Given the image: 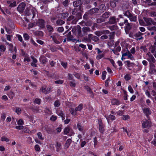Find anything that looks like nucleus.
Listing matches in <instances>:
<instances>
[{
  "instance_id": "obj_2",
  "label": "nucleus",
  "mask_w": 156,
  "mask_h": 156,
  "mask_svg": "<svg viewBox=\"0 0 156 156\" xmlns=\"http://www.w3.org/2000/svg\"><path fill=\"white\" fill-rule=\"evenodd\" d=\"M36 10L35 8H32L31 9H29L28 8H26L25 9V14L27 16H30L32 14L33 17V18L35 16L36 14Z\"/></svg>"
},
{
  "instance_id": "obj_49",
  "label": "nucleus",
  "mask_w": 156,
  "mask_h": 156,
  "mask_svg": "<svg viewBox=\"0 0 156 156\" xmlns=\"http://www.w3.org/2000/svg\"><path fill=\"white\" fill-rule=\"evenodd\" d=\"M94 34H96V35L99 36L101 35L102 34V31H97L95 32Z\"/></svg>"
},
{
  "instance_id": "obj_45",
  "label": "nucleus",
  "mask_w": 156,
  "mask_h": 156,
  "mask_svg": "<svg viewBox=\"0 0 156 156\" xmlns=\"http://www.w3.org/2000/svg\"><path fill=\"white\" fill-rule=\"evenodd\" d=\"M106 73V71H103L102 73L101 77L102 79L103 80L105 79Z\"/></svg>"
},
{
  "instance_id": "obj_16",
  "label": "nucleus",
  "mask_w": 156,
  "mask_h": 156,
  "mask_svg": "<svg viewBox=\"0 0 156 156\" xmlns=\"http://www.w3.org/2000/svg\"><path fill=\"white\" fill-rule=\"evenodd\" d=\"M44 130L47 131L49 134H51L53 133V131L49 126L47 125H45L43 127Z\"/></svg>"
},
{
  "instance_id": "obj_8",
  "label": "nucleus",
  "mask_w": 156,
  "mask_h": 156,
  "mask_svg": "<svg viewBox=\"0 0 156 156\" xmlns=\"http://www.w3.org/2000/svg\"><path fill=\"white\" fill-rule=\"evenodd\" d=\"M152 25L154 26H156V18L154 19V20H152ZM147 28L149 30H153L156 31V26L148 27H147Z\"/></svg>"
},
{
  "instance_id": "obj_6",
  "label": "nucleus",
  "mask_w": 156,
  "mask_h": 156,
  "mask_svg": "<svg viewBox=\"0 0 156 156\" xmlns=\"http://www.w3.org/2000/svg\"><path fill=\"white\" fill-rule=\"evenodd\" d=\"M143 19L145 22V26L150 27L152 24V19L151 18L144 17Z\"/></svg>"
},
{
  "instance_id": "obj_63",
  "label": "nucleus",
  "mask_w": 156,
  "mask_h": 156,
  "mask_svg": "<svg viewBox=\"0 0 156 156\" xmlns=\"http://www.w3.org/2000/svg\"><path fill=\"white\" fill-rule=\"evenodd\" d=\"M34 148L35 150L37 151H39L40 150V148L38 145H36L35 146Z\"/></svg>"
},
{
  "instance_id": "obj_29",
  "label": "nucleus",
  "mask_w": 156,
  "mask_h": 156,
  "mask_svg": "<svg viewBox=\"0 0 156 156\" xmlns=\"http://www.w3.org/2000/svg\"><path fill=\"white\" fill-rule=\"evenodd\" d=\"M61 143H58V142H56V151L57 152L61 150Z\"/></svg>"
},
{
  "instance_id": "obj_35",
  "label": "nucleus",
  "mask_w": 156,
  "mask_h": 156,
  "mask_svg": "<svg viewBox=\"0 0 156 156\" xmlns=\"http://www.w3.org/2000/svg\"><path fill=\"white\" fill-rule=\"evenodd\" d=\"M69 0H65L63 2L62 4L65 7H67L69 5Z\"/></svg>"
},
{
  "instance_id": "obj_56",
  "label": "nucleus",
  "mask_w": 156,
  "mask_h": 156,
  "mask_svg": "<svg viewBox=\"0 0 156 156\" xmlns=\"http://www.w3.org/2000/svg\"><path fill=\"white\" fill-rule=\"evenodd\" d=\"M124 78L126 80L128 81L131 78L129 76V74H127L125 76Z\"/></svg>"
},
{
  "instance_id": "obj_14",
  "label": "nucleus",
  "mask_w": 156,
  "mask_h": 156,
  "mask_svg": "<svg viewBox=\"0 0 156 156\" xmlns=\"http://www.w3.org/2000/svg\"><path fill=\"white\" fill-rule=\"evenodd\" d=\"M98 124L99 125V130L101 133H103L104 131L103 124L102 120L99 119L98 120Z\"/></svg>"
},
{
  "instance_id": "obj_19",
  "label": "nucleus",
  "mask_w": 156,
  "mask_h": 156,
  "mask_svg": "<svg viewBox=\"0 0 156 156\" xmlns=\"http://www.w3.org/2000/svg\"><path fill=\"white\" fill-rule=\"evenodd\" d=\"M131 28L132 27L130 23L126 24V26L125 28V32L127 34L129 33V30L131 29Z\"/></svg>"
},
{
  "instance_id": "obj_43",
  "label": "nucleus",
  "mask_w": 156,
  "mask_h": 156,
  "mask_svg": "<svg viewBox=\"0 0 156 156\" xmlns=\"http://www.w3.org/2000/svg\"><path fill=\"white\" fill-rule=\"evenodd\" d=\"M23 37L26 40H28L30 38L29 36L26 33L24 34H23Z\"/></svg>"
},
{
  "instance_id": "obj_23",
  "label": "nucleus",
  "mask_w": 156,
  "mask_h": 156,
  "mask_svg": "<svg viewBox=\"0 0 156 156\" xmlns=\"http://www.w3.org/2000/svg\"><path fill=\"white\" fill-rule=\"evenodd\" d=\"M72 142V140L70 139H68L65 143L64 146L65 148H67L69 146L70 144Z\"/></svg>"
},
{
  "instance_id": "obj_31",
  "label": "nucleus",
  "mask_w": 156,
  "mask_h": 156,
  "mask_svg": "<svg viewBox=\"0 0 156 156\" xmlns=\"http://www.w3.org/2000/svg\"><path fill=\"white\" fill-rule=\"evenodd\" d=\"M46 27L49 32H52L54 30L53 27L51 25H47Z\"/></svg>"
},
{
  "instance_id": "obj_18",
  "label": "nucleus",
  "mask_w": 156,
  "mask_h": 156,
  "mask_svg": "<svg viewBox=\"0 0 156 156\" xmlns=\"http://www.w3.org/2000/svg\"><path fill=\"white\" fill-rule=\"evenodd\" d=\"M143 34L140 32H139L136 33L135 35L134 36L136 37L137 38V40H140L143 39V37L142 36Z\"/></svg>"
},
{
  "instance_id": "obj_26",
  "label": "nucleus",
  "mask_w": 156,
  "mask_h": 156,
  "mask_svg": "<svg viewBox=\"0 0 156 156\" xmlns=\"http://www.w3.org/2000/svg\"><path fill=\"white\" fill-rule=\"evenodd\" d=\"M131 21L136 22V16L132 14L130 17H129Z\"/></svg>"
},
{
  "instance_id": "obj_34",
  "label": "nucleus",
  "mask_w": 156,
  "mask_h": 156,
  "mask_svg": "<svg viewBox=\"0 0 156 156\" xmlns=\"http://www.w3.org/2000/svg\"><path fill=\"white\" fill-rule=\"evenodd\" d=\"M121 49V48L120 46H118L117 47L115 50H112V51H113L114 53L116 54V53L117 51L119 52Z\"/></svg>"
},
{
  "instance_id": "obj_48",
  "label": "nucleus",
  "mask_w": 156,
  "mask_h": 156,
  "mask_svg": "<svg viewBox=\"0 0 156 156\" xmlns=\"http://www.w3.org/2000/svg\"><path fill=\"white\" fill-rule=\"evenodd\" d=\"M0 49L1 51L4 52L5 51L6 48L5 46L2 45L0 46Z\"/></svg>"
},
{
  "instance_id": "obj_22",
  "label": "nucleus",
  "mask_w": 156,
  "mask_h": 156,
  "mask_svg": "<svg viewBox=\"0 0 156 156\" xmlns=\"http://www.w3.org/2000/svg\"><path fill=\"white\" fill-rule=\"evenodd\" d=\"M105 21V20L102 17V16H100L99 17L97 18L96 20V23H100Z\"/></svg>"
},
{
  "instance_id": "obj_1",
  "label": "nucleus",
  "mask_w": 156,
  "mask_h": 156,
  "mask_svg": "<svg viewBox=\"0 0 156 156\" xmlns=\"http://www.w3.org/2000/svg\"><path fill=\"white\" fill-rule=\"evenodd\" d=\"M83 105L82 104H80L76 108L74 109L73 108H71L69 109V111L73 115H76L77 114V112L80 111L83 109Z\"/></svg>"
},
{
  "instance_id": "obj_7",
  "label": "nucleus",
  "mask_w": 156,
  "mask_h": 156,
  "mask_svg": "<svg viewBox=\"0 0 156 156\" xmlns=\"http://www.w3.org/2000/svg\"><path fill=\"white\" fill-rule=\"evenodd\" d=\"M45 22L42 19L38 20L37 23V25L39 26L41 28H43L45 27Z\"/></svg>"
},
{
  "instance_id": "obj_55",
  "label": "nucleus",
  "mask_w": 156,
  "mask_h": 156,
  "mask_svg": "<svg viewBox=\"0 0 156 156\" xmlns=\"http://www.w3.org/2000/svg\"><path fill=\"white\" fill-rule=\"evenodd\" d=\"M70 85L71 87H75L76 86L75 81L73 80L72 81H71L70 83Z\"/></svg>"
},
{
  "instance_id": "obj_47",
  "label": "nucleus",
  "mask_w": 156,
  "mask_h": 156,
  "mask_svg": "<svg viewBox=\"0 0 156 156\" xmlns=\"http://www.w3.org/2000/svg\"><path fill=\"white\" fill-rule=\"evenodd\" d=\"M129 117L128 115H123L122 117V119L125 120H126L127 119H129Z\"/></svg>"
},
{
  "instance_id": "obj_64",
  "label": "nucleus",
  "mask_w": 156,
  "mask_h": 156,
  "mask_svg": "<svg viewBox=\"0 0 156 156\" xmlns=\"http://www.w3.org/2000/svg\"><path fill=\"white\" fill-rule=\"evenodd\" d=\"M77 128L80 131H82L83 129L82 126H81L80 124L79 123L77 124Z\"/></svg>"
},
{
  "instance_id": "obj_57",
  "label": "nucleus",
  "mask_w": 156,
  "mask_h": 156,
  "mask_svg": "<svg viewBox=\"0 0 156 156\" xmlns=\"http://www.w3.org/2000/svg\"><path fill=\"white\" fill-rule=\"evenodd\" d=\"M84 24L87 26H90L92 25V22L91 21H87L84 23Z\"/></svg>"
},
{
  "instance_id": "obj_50",
  "label": "nucleus",
  "mask_w": 156,
  "mask_h": 156,
  "mask_svg": "<svg viewBox=\"0 0 156 156\" xmlns=\"http://www.w3.org/2000/svg\"><path fill=\"white\" fill-rule=\"evenodd\" d=\"M104 54H102L101 55L99 54L98 55H97L96 57V58L98 60H99L101 59V58L104 57Z\"/></svg>"
},
{
  "instance_id": "obj_20",
  "label": "nucleus",
  "mask_w": 156,
  "mask_h": 156,
  "mask_svg": "<svg viewBox=\"0 0 156 156\" xmlns=\"http://www.w3.org/2000/svg\"><path fill=\"white\" fill-rule=\"evenodd\" d=\"M90 28L88 27H84L82 28L83 32L84 34H87V33L90 31Z\"/></svg>"
},
{
  "instance_id": "obj_32",
  "label": "nucleus",
  "mask_w": 156,
  "mask_h": 156,
  "mask_svg": "<svg viewBox=\"0 0 156 156\" xmlns=\"http://www.w3.org/2000/svg\"><path fill=\"white\" fill-rule=\"evenodd\" d=\"M124 15L127 16L128 18L130 17V16L132 14L129 10H127L123 13Z\"/></svg>"
},
{
  "instance_id": "obj_11",
  "label": "nucleus",
  "mask_w": 156,
  "mask_h": 156,
  "mask_svg": "<svg viewBox=\"0 0 156 156\" xmlns=\"http://www.w3.org/2000/svg\"><path fill=\"white\" fill-rule=\"evenodd\" d=\"M26 6V4L23 3H21L18 6L17 9V10L21 12H22L24 10Z\"/></svg>"
},
{
  "instance_id": "obj_12",
  "label": "nucleus",
  "mask_w": 156,
  "mask_h": 156,
  "mask_svg": "<svg viewBox=\"0 0 156 156\" xmlns=\"http://www.w3.org/2000/svg\"><path fill=\"white\" fill-rule=\"evenodd\" d=\"M151 126V122L146 120L142 123V127L143 128H149Z\"/></svg>"
},
{
  "instance_id": "obj_5",
  "label": "nucleus",
  "mask_w": 156,
  "mask_h": 156,
  "mask_svg": "<svg viewBox=\"0 0 156 156\" xmlns=\"http://www.w3.org/2000/svg\"><path fill=\"white\" fill-rule=\"evenodd\" d=\"M148 57L147 58V60L149 62L150 64H154L155 62V60L153 56L151 55L150 52L147 53Z\"/></svg>"
},
{
  "instance_id": "obj_46",
  "label": "nucleus",
  "mask_w": 156,
  "mask_h": 156,
  "mask_svg": "<svg viewBox=\"0 0 156 156\" xmlns=\"http://www.w3.org/2000/svg\"><path fill=\"white\" fill-rule=\"evenodd\" d=\"M108 119H110L112 120H113L115 119V117L114 115H109L108 118H107V120H108Z\"/></svg>"
},
{
  "instance_id": "obj_59",
  "label": "nucleus",
  "mask_w": 156,
  "mask_h": 156,
  "mask_svg": "<svg viewBox=\"0 0 156 156\" xmlns=\"http://www.w3.org/2000/svg\"><path fill=\"white\" fill-rule=\"evenodd\" d=\"M55 83L56 84H62L63 83V82L62 80H56L55 81Z\"/></svg>"
},
{
  "instance_id": "obj_51",
  "label": "nucleus",
  "mask_w": 156,
  "mask_h": 156,
  "mask_svg": "<svg viewBox=\"0 0 156 156\" xmlns=\"http://www.w3.org/2000/svg\"><path fill=\"white\" fill-rule=\"evenodd\" d=\"M108 59L109 61H110L111 63L112 64L113 66L114 67H116V66L115 65V63L113 59L109 58H108Z\"/></svg>"
},
{
  "instance_id": "obj_33",
  "label": "nucleus",
  "mask_w": 156,
  "mask_h": 156,
  "mask_svg": "<svg viewBox=\"0 0 156 156\" xmlns=\"http://www.w3.org/2000/svg\"><path fill=\"white\" fill-rule=\"evenodd\" d=\"M61 14L62 16L61 18L63 19L69 16V13L67 12L61 13Z\"/></svg>"
},
{
  "instance_id": "obj_42",
  "label": "nucleus",
  "mask_w": 156,
  "mask_h": 156,
  "mask_svg": "<svg viewBox=\"0 0 156 156\" xmlns=\"http://www.w3.org/2000/svg\"><path fill=\"white\" fill-rule=\"evenodd\" d=\"M9 51H10L11 52H13V45L12 44H9Z\"/></svg>"
},
{
  "instance_id": "obj_60",
  "label": "nucleus",
  "mask_w": 156,
  "mask_h": 156,
  "mask_svg": "<svg viewBox=\"0 0 156 156\" xmlns=\"http://www.w3.org/2000/svg\"><path fill=\"white\" fill-rule=\"evenodd\" d=\"M128 90L130 93H133V90L131 86L130 85H129L128 86Z\"/></svg>"
},
{
  "instance_id": "obj_3",
  "label": "nucleus",
  "mask_w": 156,
  "mask_h": 156,
  "mask_svg": "<svg viewBox=\"0 0 156 156\" xmlns=\"http://www.w3.org/2000/svg\"><path fill=\"white\" fill-rule=\"evenodd\" d=\"M83 2L81 0H78L73 2V5L75 7H79V10L81 12L83 11V9L82 5Z\"/></svg>"
},
{
  "instance_id": "obj_36",
  "label": "nucleus",
  "mask_w": 156,
  "mask_h": 156,
  "mask_svg": "<svg viewBox=\"0 0 156 156\" xmlns=\"http://www.w3.org/2000/svg\"><path fill=\"white\" fill-rule=\"evenodd\" d=\"M125 62L126 63V65L128 67H130L132 65H134L133 63H131L129 61H127Z\"/></svg>"
},
{
  "instance_id": "obj_41",
  "label": "nucleus",
  "mask_w": 156,
  "mask_h": 156,
  "mask_svg": "<svg viewBox=\"0 0 156 156\" xmlns=\"http://www.w3.org/2000/svg\"><path fill=\"white\" fill-rule=\"evenodd\" d=\"M37 25V23L34 22L31 23H30L29 25V27L30 28H32L34 27H35Z\"/></svg>"
},
{
  "instance_id": "obj_24",
  "label": "nucleus",
  "mask_w": 156,
  "mask_h": 156,
  "mask_svg": "<svg viewBox=\"0 0 156 156\" xmlns=\"http://www.w3.org/2000/svg\"><path fill=\"white\" fill-rule=\"evenodd\" d=\"M40 60L41 62L43 64H45L47 62L46 58L44 57H41L40 58Z\"/></svg>"
},
{
  "instance_id": "obj_40",
  "label": "nucleus",
  "mask_w": 156,
  "mask_h": 156,
  "mask_svg": "<svg viewBox=\"0 0 156 156\" xmlns=\"http://www.w3.org/2000/svg\"><path fill=\"white\" fill-rule=\"evenodd\" d=\"M40 92H42L43 93H44L46 94V87H42L40 89Z\"/></svg>"
},
{
  "instance_id": "obj_30",
  "label": "nucleus",
  "mask_w": 156,
  "mask_h": 156,
  "mask_svg": "<svg viewBox=\"0 0 156 156\" xmlns=\"http://www.w3.org/2000/svg\"><path fill=\"white\" fill-rule=\"evenodd\" d=\"M118 101L115 99H113L112 100V105H118L119 104Z\"/></svg>"
},
{
  "instance_id": "obj_61",
  "label": "nucleus",
  "mask_w": 156,
  "mask_h": 156,
  "mask_svg": "<svg viewBox=\"0 0 156 156\" xmlns=\"http://www.w3.org/2000/svg\"><path fill=\"white\" fill-rule=\"evenodd\" d=\"M139 22L140 23V24L143 26H145V22H144L143 20H139Z\"/></svg>"
},
{
  "instance_id": "obj_38",
  "label": "nucleus",
  "mask_w": 156,
  "mask_h": 156,
  "mask_svg": "<svg viewBox=\"0 0 156 156\" xmlns=\"http://www.w3.org/2000/svg\"><path fill=\"white\" fill-rule=\"evenodd\" d=\"M129 54L128 55V58L132 60H134V58L132 55L131 54L130 52H128Z\"/></svg>"
},
{
  "instance_id": "obj_52",
  "label": "nucleus",
  "mask_w": 156,
  "mask_h": 156,
  "mask_svg": "<svg viewBox=\"0 0 156 156\" xmlns=\"http://www.w3.org/2000/svg\"><path fill=\"white\" fill-rule=\"evenodd\" d=\"M69 129L68 127H66L64 129V133L65 134H67L69 133Z\"/></svg>"
},
{
  "instance_id": "obj_9",
  "label": "nucleus",
  "mask_w": 156,
  "mask_h": 156,
  "mask_svg": "<svg viewBox=\"0 0 156 156\" xmlns=\"http://www.w3.org/2000/svg\"><path fill=\"white\" fill-rule=\"evenodd\" d=\"M143 110L144 113L145 114L148 119L149 120L150 118L149 115L151 114V111L150 110L149 108H143Z\"/></svg>"
},
{
  "instance_id": "obj_17",
  "label": "nucleus",
  "mask_w": 156,
  "mask_h": 156,
  "mask_svg": "<svg viewBox=\"0 0 156 156\" xmlns=\"http://www.w3.org/2000/svg\"><path fill=\"white\" fill-rule=\"evenodd\" d=\"M111 15V12H106L101 16L105 20L107 19Z\"/></svg>"
},
{
  "instance_id": "obj_15",
  "label": "nucleus",
  "mask_w": 156,
  "mask_h": 156,
  "mask_svg": "<svg viewBox=\"0 0 156 156\" xmlns=\"http://www.w3.org/2000/svg\"><path fill=\"white\" fill-rule=\"evenodd\" d=\"M116 17L115 16H111L109 18L108 23L110 24H113L116 23Z\"/></svg>"
},
{
  "instance_id": "obj_4",
  "label": "nucleus",
  "mask_w": 156,
  "mask_h": 156,
  "mask_svg": "<svg viewBox=\"0 0 156 156\" xmlns=\"http://www.w3.org/2000/svg\"><path fill=\"white\" fill-rule=\"evenodd\" d=\"M50 37L52 38L54 42L56 44H58L60 43V42L58 40L60 37L59 35L56 33H54L52 36H50Z\"/></svg>"
},
{
  "instance_id": "obj_44",
  "label": "nucleus",
  "mask_w": 156,
  "mask_h": 156,
  "mask_svg": "<svg viewBox=\"0 0 156 156\" xmlns=\"http://www.w3.org/2000/svg\"><path fill=\"white\" fill-rule=\"evenodd\" d=\"M91 39L93 41L95 42H97L99 40V38L96 36H94L93 37H92Z\"/></svg>"
},
{
  "instance_id": "obj_13",
  "label": "nucleus",
  "mask_w": 156,
  "mask_h": 156,
  "mask_svg": "<svg viewBox=\"0 0 156 156\" xmlns=\"http://www.w3.org/2000/svg\"><path fill=\"white\" fill-rule=\"evenodd\" d=\"M66 37H67V41H72L73 42H75L76 40L75 39H74L73 38V37L71 35V32H69L66 35Z\"/></svg>"
},
{
  "instance_id": "obj_28",
  "label": "nucleus",
  "mask_w": 156,
  "mask_h": 156,
  "mask_svg": "<svg viewBox=\"0 0 156 156\" xmlns=\"http://www.w3.org/2000/svg\"><path fill=\"white\" fill-rule=\"evenodd\" d=\"M116 2L113 0L111 1L110 2V5L111 7L112 8H114L116 6Z\"/></svg>"
},
{
  "instance_id": "obj_54",
  "label": "nucleus",
  "mask_w": 156,
  "mask_h": 156,
  "mask_svg": "<svg viewBox=\"0 0 156 156\" xmlns=\"http://www.w3.org/2000/svg\"><path fill=\"white\" fill-rule=\"evenodd\" d=\"M37 136L39 139L42 140L44 139V138L42 137V134L41 132H39L37 133Z\"/></svg>"
},
{
  "instance_id": "obj_53",
  "label": "nucleus",
  "mask_w": 156,
  "mask_h": 156,
  "mask_svg": "<svg viewBox=\"0 0 156 156\" xmlns=\"http://www.w3.org/2000/svg\"><path fill=\"white\" fill-rule=\"evenodd\" d=\"M21 108H17L16 110V112L18 115H19L21 112Z\"/></svg>"
},
{
  "instance_id": "obj_25",
  "label": "nucleus",
  "mask_w": 156,
  "mask_h": 156,
  "mask_svg": "<svg viewBox=\"0 0 156 156\" xmlns=\"http://www.w3.org/2000/svg\"><path fill=\"white\" fill-rule=\"evenodd\" d=\"M65 23V22L61 19L57 20L56 22V23L57 25L60 26L64 24Z\"/></svg>"
},
{
  "instance_id": "obj_10",
  "label": "nucleus",
  "mask_w": 156,
  "mask_h": 156,
  "mask_svg": "<svg viewBox=\"0 0 156 156\" xmlns=\"http://www.w3.org/2000/svg\"><path fill=\"white\" fill-rule=\"evenodd\" d=\"M90 14H92L94 13H101L102 12L101 11H99L98 8H94L91 9L89 12Z\"/></svg>"
},
{
  "instance_id": "obj_21",
  "label": "nucleus",
  "mask_w": 156,
  "mask_h": 156,
  "mask_svg": "<svg viewBox=\"0 0 156 156\" xmlns=\"http://www.w3.org/2000/svg\"><path fill=\"white\" fill-rule=\"evenodd\" d=\"M77 32L78 36V37H82L83 35L82 34L81 28L80 26H78L77 27Z\"/></svg>"
},
{
  "instance_id": "obj_27",
  "label": "nucleus",
  "mask_w": 156,
  "mask_h": 156,
  "mask_svg": "<svg viewBox=\"0 0 156 156\" xmlns=\"http://www.w3.org/2000/svg\"><path fill=\"white\" fill-rule=\"evenodd\" d=\"M98 9H99V11H105L106 10V8L105 4H101L99 6Z\"/></svg>"
},
{
  "instance_id": "obj_37",
  "label": "nucleus",
  "mask_w": 156,
  "mask_h": 156,
  "mask_svg": "<svg viewBox=\"0 0 156 156\" xmlns=\"http://www.w3.org/2000/svg\"><path fill=\"white\" fill-rule=\"evenodd\" d=\"M60 103L58 100H56L54 104L55 107H58L60 105Z\"/></svg>"
},
{
  "instance_id": "obj_58",
  "label": "nucleus",
  "mask_w": 156,
  "mask_h": 156,
  "mask_svg": "<svg viewBox=\"0 0 156 156\" xmlns=\"http://www.w3.org/2000/svg\"><path fill=\"white\" fill-rule=\"evenodd\" d=\"M34 102L39 105L41 103V99H40L36 98L34 101Z\"/></svg>"
},
{
  "instance_id": "obj_39",
  "label": "nucleus",
  "mask_w": 156,
  "mask_h": 156,
  "mask_svg": "<svg viewBox=\"0 0 156 156\" xmlns=\"http://www.w3.org/2000/svg\"><path fill=\"white\" fill-rule=\"evenodd\" d=\"M1 140L2 141H5L6 142H9V139L5 136H2L1 138Z\"/></svg>"
},
{
  "instance_id": "obj_62",
  "label": "nucleus",
  "mask_w": 156,
  "mask_h": 156,
  "mask_svg": "<svg viewBox=\"0 0 156 156\" xmlns=\"http://www.w3.org/2000/svg\"><path fill=\"white\" fill-rule=\"evenodd\" d=\"M64 30V28L62 27H59L57 31L59 32H62Z\"/></svg>"
}]
</instances>
